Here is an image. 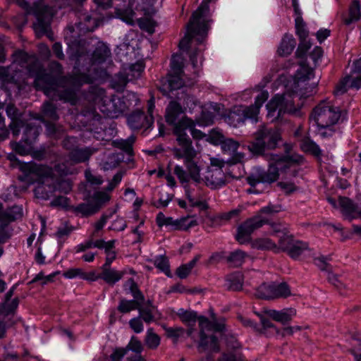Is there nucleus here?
<instances>
[{
  "label": "nucleus",
  "mask_w": 361,
  "mask_h": 361,
  "mask_svg": "<svg viewBox=\"0 0 361 361\" xmlns=\"http://www.w3.org/2000/svg\"><path fill=\"white\" fill-rule=\"evenodd\" d=\"M110 199L111 195L106 192L96 191L89 197L88 202L71 206V209L77 215L88 216L97 213Z\"/></svg>",
  "instance_id": "4468645a"
},
{
  "label": "nucleus",
  "mask_w": 361,
  "mask_h": 361,
  "mask_svg": "<svg viewBox=\"0 0 361 361\" xmlns=\"http://www.w3.org/2000/svg\"><path fill=\"white\" fill-rule=\"evenodd\" d=\"M59 274V271H55L47 276H45L43 272H39L35 276L32 281H42V283L46 284L49 282L53 281L54 278Z\"/></svg>",
  "instance_id": "0e129e2a"
},
{
  "label": "nucleus",
  "mask_w": 361,
  "mask_h": 361,
  "mask_svg": "<svg viewBox=\"0 0 361 361\" xmlns=\"http://www.w3.org/2000/svg\"><path fill=\"white\" fill-rule=\"evenodd\" d=\"M246 257H247V255L245 252L237 250L229 255L227 261L233 267H240L245 262Z\"/></svg>",
  "instance_id": "79ce46f5"
},
{
  "label": "nucleus",
  "mask_w": 361,
  "mask_h": 361,
  "mask_svg": "<svg viewBox=\"0 0 361 361\" xmlns=\"http://www.w3.org/2000/svg\"><path fill=\"white\" fill-rule=\"evenodd\" d=\"M144 69L145 66L142 62H137L130 66L126 71L125 83L140 78Z\"/></svg>",
  "instance_id": "72a5a7b5"
},
{
  "label": "nucleus",
  "mask_w": 361,
  "mask_h": 361,
  "mask_svg": "<svg viewBox=\"0 0 361 361\" xmlns=\"http://www.w3.org/2000/svg\"><path fill=\"white\" fill-rule=\"evenodd\" d=\"M202 181L212 189L220 188L225 184L224 172L221 169L208 167Z\"/></svg>",
  "instance_id": "a878e982"
},
{
  "label": "nucleus",
  "mask_w": 361,
  "mask_h": 361,
  "mask_svg": "<svg viewBox=\"0 0 361 361\" xmlns=\"http://www.w3.org/2000/svg\"><path fill=\"white\" fill-rule=\"evenodd\" d=\"M43 116L51 120H57L59 116L56 114V108L51 102H47L42 106Z\"/></svg>",
  "instance_id": "09e8293b"
},
{
  "label": "nucleus",
  "mask_w": 361,
  "mask_h": 361,
  "mask_svg": "<svg viewBox=\"0 0 361 361\" xmlns=\"http://www.w3.org/2000/svg\"><path fill=\"white\" fill-rule=\"evenodd\" d=\"M87 97L102 114L111 118L119 117L128 108L125 97L115 95L108 97L106 91L98 87H92Z\"/></svg>",
  "instance_id": "6e6552de"
},
{
  "label": "nucleus",
  "mask_w": 361,
  "mask_h": 361,
  "mask_svg": "<svg viewBox=\"0 0 361 361\" xmlns=\"http://www.w3.org/2000/svg\"><path fill=\"white\" fill-rule=\"evenodd\" d=\"M303 157L301 155L293 154L291 155H279L271 154L268 156V169L265 170L261 167H256L247 177V183L252 187L257 184H271L276 182L280 174L287 173L297 175L296 164L302 163Z\"/></svg>",
  "instance_id": "7ed1b4c3"
},
{
  "label": "nucleus",
  "mask_w": 361,
  "mask_h": 361,
  "mask_svg": "<svg viewBox=\"0 0 361 361\" xmlns=\"http://www.w3.org/2000/svg\"><path fill=\"white\" fill-rule=\"evenodd\" d=\"M265 223V220L258 216L247 219L238 226L235 236L236 240L240 244L249 242L251 234L256 229L262 227Z\"/></svg>",
  "instance_id": "6ab92c4d"
},
{
  "label": "nucleus",
  "mask_w": 361,
  "mask_h": 361,
  "mask_svg": "<svg viewBox=\"0 0 361 361\" xmlns=\"http://www.w3.org/2000/svg\"><path fill=\"white\" fill-rule=\"evenodd\" d=\"M341 118V110L331 102L322 101L312 110L310 116L312 126H316V133L322 137H331L334 133V126Z\"/></svg>",
  "instance_id": "0eeeda50"
},
{
  "label": "nucleus",
  "mask_w": 361,
  "mask_h": 361,
  "mask_svg": "<svg viewBox=\"0 0 361 361\" xmlns=\"http://www.w3.org/2000/svg\"><path fill=\"white\" fill-rule=\"evenodd\" d=\"M300 148L305 152H308L315 157H320L322 155V150L319 145L310 138H304L301 140Z\"/></svg>",
  "instance_id": "f704fd0d"
},
{
  "label": "nucleus",
  "mask_w": 361,
  "mask_h": 361,
  "mask_svg": "<svg viewBox=\"0 0 361 361\" xmlns=\"http://www.w3.org/2000/svg\"><path fill=\"white\" fill-rule=\"evenodd\" d=\"M296 45V41L290 34L284 35L278 48L280 56H284L290 54Z\"/></svg>",
  "instance_id": "2f4dec72"
},
{
  "label": "nucleus",
  "mask_w": 361,
  "mask_h": 361,
  "mask_svg": "<svg viewBox=\"0 0 361 361\" xmlns=\"http://www.w3.org/2000/svg\"><path fill=\"white\" fill-rule=\"evenodd\" d=\"M240 143L233 138L226 137L221 146V150L226 154L233 156V161L235 163L241 161L244 158L243 153L237 152Z\"/></svg>",
  "instance_id": "c756f323"
},
{
  "label": "nucleus",
  "mask_w": 361,
  "mask_h": 361,
  "mask_svg": "<svg viewBox=\"0 0 361 361\" xmlns=\"http://www.w3.org/2000/svg\"><path fill=\"white\" fill-rule=\"evenodd\" d=\"M203 48H199L190 55V59L195 68L200 66H202L203 56H202Z\"/></svg>",
  "instance_id": "13d9d810"
},
{
  "label": "nucleus",
  "mask_w": 361,
  "mask_h": 361,
  "mask_svg": "<svg viewBox=\"0 0 361 361\" xmlns=\"http://www.w3.org/2000/svg\"><path fill=\"white\" fill-rule=\"evenodd\" d=\"M219 361H243V356L240 353L224 354Z\"/></svg>",
  "instance_id": "774afa93"
},
{
  "label": "nucleus",
  "mask_w": 361,
  "mask_h": 361,
  "mask_svg": "<svg viewBox=\"0 0 361 361\" xmlns=\"http://www.w3.org/2000/svg\"><path fill=\"white\" fill-rule=\"evenodd\" d=\"M349 87L355 89L361 88V72H358L355 68V63L353 64V69L350 75L345 76L342 79L336 86L334 93L342 94L345 93Z\"/></svg>",
  "instance_id": "b1692460"
},
{
  "label": "nucleus",
  "mask_w": 361,
  "mask_h": 361,
  "mask_svg": "<svg viewBox=\"0 0 361 361\" xmlns=\"http://www.w3.org/2000/svg\"><path fill=\"white\" fill-rule=\"evenodd\" d=\"M286 177L282 176V180L277 183V185L286 193L290 194L297 190L295 183L292 180H288V177H294L288 172L285 173Z\"/></svg>",
  "instance_id": "ea45409f"
},
{
  "label": "nucleus",
  "mask_w": 361,
  "mask_h": 361,
  "mask_svg": "<svg viewBox=\"0 0 361 361\" xmlns=\"http://www.w3.org/2000/svg\"><path fill=\"white\" fill-rule=\"evenodd\" d=\"M84 270L81 268H72L63 273V276L66 279H73L75 278H80L83 279Z\"/></svg>",
  "instance_id": "052dcab7"
},
{
  "label": "nucleus",
  "mask_w": 361,
  "mask_h": 361,
  "mask_svg": "<svg viewBox=\"0 0 361 361\" xmlns=\"http://www.w3.org/2000/svg\"><path fill=\"white\" fill-rule=\"evenodd\" d=\"M156 223L159 227H169L173 230L187 231L197 225V220L193 216H184L174 219L166 216L162 212H159L156 216Z\"/></svg>",
  "instance_id": "f3484780"
},
{
  "label": "nucleus",
  "mask_w": 361,
  "mask_h": 361,
  "mask_svg": "<svg viewBox=\"0 0 361 361\" xmlns=\"http://www.w3.org/2000/svg\"><path fill=\"white\" fill-rule=\"evenodd\" d=\"M323 56V49L320 47H315L304 61L300 64L294 78L295 90L283 94L275 95L267 104V116L274 119L279 118L283 114H294L298 109L295 106V97L306 98L314 93L316 87L314 85H309L307 81L314 78V68H316Z\"/></svg>",
  "instance_id": "f03ea898"
},
{
  "label": "nucleus",
  "mask_w": 361,
  "mask_h": 361,
  "mask_svg": "<svg viewBox=\"0 0 361 361\" xmlns=\"http://www.w3.org/2000/svg\"><path fill=\"white\" fill-rule=\"evenodd\" d=\"M195 127L194 121L187 116H183L180 119V121L173 128V133L176 136V142L178 143V146L174 148H183V145H181L180 141L181 139L188 140L190 146L193 147L192 140L185 132L187 130H190L191 135L195 140H201L205 137V135L201 130L196 129Z\"/></svg>",
  "instance_id": "dca6fc26"
},
{
  "label": "nucleus",
  "mask_w": 361,
  "mask_h": 361,
  "mask_svg": "<svg viewBox=\"0 0 361 361\" xmlns=\"http://www.w3.org/2000/svg\"><path fill=\"white\" fill-rule=\"evenodd\" d=\"M243 275L239 272L229 275L226 279V286L232 290H239L243 287Z\"/></svg>",
  "instance_id": "e433bc0d"
},
{
  "label": "nucleus",
  "mask_w": 361,
  "mask_h": 361,
  "mask_svg": "<svg viewBox=\"0 0 361 361\" xmlns=\"http://www.w3.org/2000/svg\"><path fill=\"white\" fill-rule=\"evenodd\" d=\"M178 315L179 316L181 321L184 323L188 324L189 326L195 325L197 316L195 312L187 311L183 309H180Z\"/></svg>",
  "instance_id": "a18cd8bd"
},
{
  "label": "nucleus",
  "mask_w": 361,
  "mask_h": 361,
  "mask_svg": "<svg viewBox=\"0 0 361 361\" xmlns=\"http://www.w3.org/2000/svg\"><path fill=\"white\" fill-rule=\"evenodd\" d=\"M32 142L23 137V140L19 142L12 143V147L13 149L20 155H26L32 151Z\"/></svg>",
  "instance_id": "37998d69"
},
{
  "label": "nucleus",
  "mask_w": 361,
  "mask_h": 361,
  "mask_svg": "<svg viewBox=\"0 0 361 361\" xmlns=\"http://www.w3.org/2000/svg\"><path fill=\"white\" fill-rule=\"evenodd\" d=\"M85 27H80L81 29H84L88 32L94 31L97 27L99 26L103 19L100 18L94 17L92 16H87L85 18Z\"/></svg>",
  "instance_id": "8fccbe9b"
},
{
  "label": "nucleus",
  "mask_w": 361,
  "mask_h": 361,
  "mask_svg": "<svg viewBox=\"0 0 361 361\" xmlns=\"http://www.w3.org/2000/svg\"><path fill=\"white\" fill-rule=\"evenodd\" d=\"M255 139L248 147L254 154H262L265 148L274 149L281 139V135L276 128L260 126L255 133Z\"/></svg>",
  "instance_id": "9d476101"
},
{
  "label": "nucleus",
  "mask_w": 361,
  "mask_h": 361,
  "mask_svg": "<svg viewBox=\"0 0 361 361\" xmlns=\"http://www.w3.org/2000/svg\"><path fill=\"white\" fill-rule=\"evenodd\" d=\"M268 97V92L262 91L255 98L254 104L250 106L243 105L233 106L225 116V121L229 126L235 128L243 125L246 119L257 122L259 109Z\"/></svg>",
  "instance_id": "1a4fd4ad"
},
{
  "label": "nucleus",
  "mask_w": 361,
  "mask_h": 361,
  "mask_svg": "<svg viewBox=\"0 0 361 361\" xmlns=\"http://www.w3.org/2000/svg\"><path fill=\"white\" fill-rule=\"evenodd\" d=\"M199 326L200 329V341L199 348L203 350H209L212 351H218L219 343L217 338L213 335H207L206 332L221 331L223 325L216 322H212L205 317H200Z\"/></svg>",
  "instance_id": "f8f14e48"
},
{
  "label": "nucleus",
  "mask_w": 361,
  "mask_h": 361,
  "mask_svg": "<svg viewBox=\"0 0 361 361\" xmlns=\"http://www.w3.org/2000/svg\"><path fill=\"white\" fill-rule=\"evenodd\" d=\"M154 122L153 118H148L143 111H137L128 117V124L133 130L147 129Z\"/></svg>",
  "instance_id": "393cba45"
},
{
  "label": "nucleus",
  "mask_w": 361,
  "mask_h": 361,
  "mask_svg": "<svg viewBox=\"0 0 361 361\" xmlns=\"http://www.w3.org/2000/svg\"><path fill=\"white\" fill-rule=\"evenodd\" d=\"M226 139V137L218 130H214L209 135V141L211 143L215 145H222L223 142Z\"/></svg>",
  "instance_id": "69168bd1"
},
{
  "label": "nucleus",
  "mask_w": 361,
  "mask_h": 361,
  "mask_svg": "<svg viewBox=\"0 0 361 361\" xmlns=\"http://www.w3.org/2000/svg\"><path fill=\"white\" fill-rule=\"evenodd\" d=\"M32 59L30 56L22 51L16 52L13 54V61L10 66H0V81L3 82H11L14 80V74L13 72H21L23 69H26L30 74L32 71V68L29 66V61Z\"/></svg>",
  "instance_id": "ddd939ff"
},
{
  "label": "nucleus",
  "mask_w": 361,
  "mask_h": 361,
  "mask_svg": "<svg viewBox=\"0 0 361 361\" xmlns=\"http://www.w3.org/2000/svg\"><path fill=\"white\" fill-rule=\"evenodd\" d=\"M183 112L184 110L179 103L175 101L170 102L166 109V121L169 125H173L174 128L176 125L180 121V120L178 121L179 116Z\"/></svg>",
  "instance_id": "7c9ffc66"
},
{
  "label": "nucleus",
  "mask_w": 361,
  "mask_h": 361,
  "mask_svg": "<svg viewBox=\"0 0 361 361\" xmlns=\"http://www.w3.org/2000/svg\"><path fill=\"white\" fill-rule=\"evenodd\" d=\"M20 169L23 173L20 177L22 181L28 184H39L35 189V194L37 198L47 200L51 197L53 191L68 194L72 190L71 182L68 179H62L54 184L52 191H45L43 185L45 179L53 174L52 169L49 166L27 162L21 164Z\"/></svg>",
  "instance_id": "20e7f679"
},
{
  "label": "nucleus",
  "mask_w": 361,
  "mask_h": 361,
  "mask_svg": "<svg viewBox=\"0 0 361 361\" xmlns=\"http://www.w3.org/2000/svg\"><path fill=\"white\" fill-rule=\"evenodd\" d=\"M145 3L149 5L148 7H144L142 8L145 16L146 17L141 18L137 20V23L141 30L146 31L149 35H152L155 31V27L157 23L150 18L152 15H154L157 12L155 7L156 4L161 5L163 0H144Z\"/></svg>",
  "instance_id": "aec40b11"
},
{
  "label": "nucleus",
  "mask_w": 361,
  "mask_h": 361,
  "mask_svg": "<svg viewBox=\"0 0 361 361\" xmlns=\"http://www.w3.org/2000/svg\"><path fill=\"white\" fill-rule=\"evenodd\" d=\"M201 255H197L188 263L180 266L176 269V274L180 279H185L191 272L192 269L195 267L197 262L200 260Z\"/></svg>",
  "instance_id": "c9c22d12"
},
{
  "label": "nucleus",
  "mask_w": 361,
  "mask_h": 361,
  "mask_svg": "<svg viewBox=\"0 0 361 361\" xmlns=\"http://www.w3.org/2000/svg\"><path fill=\"white\" fill-rule=\"evenodd\" d=\"M51 205L68 208L69 207V199L64 196H58L51 202Z\"/></svg>",
  "instance_id": "338daca9"
},
{
  "label": "nucleus",
  "mask_w": 361,
  "mask_h": 361,
  "mask_svg": "<svg viewBox=\"0 0 361 361\" xmlns=\"http://www.w3.org/2000/svg\"><path fill=\"white\" fill-rule=\"evenodd\" d=\"M138 303L135 300H121L118 310L122 313H127L137 308Z\"/></svg>",
  "instance_id": "603ef678"
},
{
  "label": "nucleus",
  "mask_w": 361,
  "mask_h": 361,
  "mask_svg": "<svg viewBox=\"0 0 361 361\" xmlns=\"http://www.w3.org/2000/svg\"><path fill=\"white\" fill-rule=\"evenodd\" d=\"M135 140V137L134 135H130L126 140H114L113 145L114 147L123 149L128 154H131L133 151V145Z\"/></svg>",
  "instance_id": "a19ab883"
},
{
  "label": "nucleus",
  "mask_w": 361,
  "mask_h": 361,
  "mask_svg": "<svg viewBox=\"0 0 361 361\" xmlns=\"http://www.w3.org/2000/svg\"><path fill=\"white\" fill-rule=\"evenodd\" d=\"M252 246L259 250H269L274 252H278L280 249V247H278L274 241L266 238L256 239L253 242Z\"/></svg>",
  "instance_id": "4c0bfd02"
},
{
  "label": "nucleus",
  "mask_w": 361,
  "mask_h": 361,
  "mask_svg": "<svg viewBox=\"0 0 361 361\" xmlns=\"http://www.w3.org/2000/svg\"><path fill=\"white\" fill-rule=\"evenodd\" d=\"M348 17L344 19L346 25H350L353 22L357 21L361 18V6L358 0H352L349 8Z\"/></svg>",
  "instance_id": "473e14b6"
},
{
  "label": "nucleus",
  "mask_w": 361,
  "mask_h": 361,
  "mask_svg": "<svg viewBox=\"0 0 361 361\" xmlns=\"http://www.w3.org/2000/svg\"><path fill=\"white\" fill-rule=\"evenodd\" d=\"M41 130L42 129L39 126H37L33 123L30 122L27 123L26 126V128L24 131L23 137H25V140L33 143L39 135Z\"/></svg>",
  "instance_id": "58836bf2"
},
{
  "label": "nucleus",
  "mask_w": 361,
  "mask_h": 361,
  "mask_svg": "<svg viewBox=\"0 0 361 361\" xmlns=\"http://www.w3.org/2000/svg\"><path fill=\"white\" fill-rule=\"evenodd\" d=\"M85 176L87 182L94 186H99L104 182L101 176L93 174L90 170L85 171Z\"/></svg>",
  "instance_id": "4d7b16f0"
},
{
  "label": "nucleus",
  "mask_w": 361,
  "mask_h": 361,
  "mask_svg": "<svg viewBox=\"0 0 361 361\" xmlns=\"http://www.w3.org/2000/svg\"><path fill=\"white\" fill-rule=\"evenodd\" d=\"M54 13L55 10L47 6L37 8L34 11L37 20L34 23L33 27L38 37L47 34L49 30L50 21Z\"/></svg>",
  "instance_id": "a211bd4d"
},
{
  "label": "nucleus",
  "mask_w": 361,
  "mask_h": 361,
  "mask_svg": "<svg viewBox=\"0 0 361 361\" xmlns=\"http://www.w3.org/2000/svg\"><path fill=\"white\" fill-rule=\"evenodd\" d=\"M183 148H173V154L177 159H183L186 167V171L180 166H176L174 173L177 176L180 182L188 183L190 180L196 183H202V178L200 176L201 166L195 160L197 152L191 147L188 140H180Z\"/></svg>",
  "instance_id": "423d86ee"
},
{
  "label": "nucleus",
  "mask_w": 361,
  "mask_h": 361,
  "mask_svg": "<svg viewBox=\"0 0 361 361\" xmlns=\"http://www.w3.org/2000/svg\"><path fill=\"white\" fill-rule=\"evenodd\" d=\"M295 26L296 35L300 39L296 55L300 58H304L312 47V43L308 40L309 30L302 18H295Z\"/></svg>",
  "instance_id": "412c9836"
},
{
  "label": "nucleus",
  "mask_w": 361,
  "mask_h": 361,
  "mask_svg": "<svg viewBox=\"0 0 361 361\" xmlns=\"http://www.w3.org/2000/svg\"><path fill=\"white\" fill-rule=\"evenodd\" d=\"M279 245L281 249L287 251L288 254L293 259H297L308 250L307 243L295 241L286 235L280 238Z\"/></svg>",
  "instance_id": "4be33fe9"
},
{
  "label": "nucleus",
  "mask_w": 361,
  "mask_h": 361,
  "mask_svg": "<svg viewBox=\"0 0 361 361\" xmlns=\"http://www.w3.org/2000/svg\"><path fill=\"white\" fill-rule=\"evenodd\" d=\"M265 314L276 322L283 324L290 322L296 315V310L292 307L284 308L281 310H267Z\"/></svg>",
  "instance_id": "bb28decb"
},
{
  "label": "nucleus",
  "mask_w": 361,
  "mask_h": 361,
  "mask_svg": "<svg viewBox=\"0 0 361 361\" xmlns=\"http://www.w3.org/2000/svg\"><path fill=\"white\" fill-rule=\"evenodd\" d=\"M256 295L262 299L286 298L291 295L289 286L285 283H263L256 290Z\"/></svg>",
  "instance_id": "2eb2a0df"
},
{
  "label": "nucleus",
  "mask_w": 361,
  "mask_h": 361,
  "mask_svg": "<svg viewBox=\"0 0 361 361\" xmlns=\"http://www.w3.org/2000/svg\"><path fill=\"white\" fill-rule=\"evenodd\" d=\"M126 286L129 287L130 291L134 298L137 300L143 299V296L141 292L138 290L137 286L133 279H129L126 282Z\"/></svg>",
  "instance_id": "680f3d73"
},
{
  "label": "nucleus",
  "mask_w": 361,
  "mask_h": 361,
  "mask_svg": "<svg viewBox=\"0 0 361 361\" xmlns=\"http://www.w3.org/2000/svg\"><path fill=\"white\" fill-rule=\"evenodd\" d=\"M154 266L167 276H171L169 259L163 255L157 257L154 259Z\"/></svg>",
  "instance_id": "49530a36"
},
{
  "label": "nucleus",
  "mask_w": 361,
  "mask_h": 361,
  "mask_svg": "<svg viewBox=\"0 0 361 361\" xmlns=\"http://www.w3.org/2000/svg\"><path fill=\"white\" fill-rule=\"evenodd\" d=\"M18 305V298H14L11 302H4L0 308V313L4 315H8L12 313Z\"/></svg>",
  "instance_id": "5fc2aeb1"
},
{
  "label": "nucleus",
  "mask_w": 361,
  "mask_h": 361,
  "mask_svg": "<svg viewBox=\"0 0 361 361\" xmlns=\"http://www.w3.org/2000/svg\"><path fill=\"white\" fill-rule=\"evenodd\" d=\"M115 240L105 241L103 239L93 240L92 238H90L75 246L73 252L75 253H80V252H85L92 247H97L98 249L104 250L106 255L109 252L115 251Z\"/></svg>",
  "instance_id": "5701e85b"
},
{
  "label": "nucleus",
  "mask_w": 361,
  "mask_h": 361,
  "mask_svg": "<svg viewBox=\"0 0 361 361\" xmlns=\"http://www.w3.org/2000/svg\"><path fill=\"white\" fill-rule=\"evenodd\" d=\"M210 0H204L192 16L187 25L185 37L179 42L181 50L187 49L188 47L201 44L207 35L209 29L210 11L209 4Z\"/></svg>",
  "instance_id": "39448f33"
},
{
  "label": "nucleus",
  "mask_w": 361,
  "mask_h": 361,
  "mask_svg": "<svg viewBox=\"0 0 361 361\" xmlns=\"http://www.w3.org/2000/svg\"><path fill=\"white\" fill-rule=\"evenodd\" d=\"M115 212L116 210H114L110 212L109 214H103L101 216L100 219L94 224V232L93 235L104 228L107 221L112 217Z\"/></svg>",
  "instance_id": "bf43d9fd"
},
{
  "label": "nucleus",
  "mask_w": 361,
  "mask_h": 361,
  "mask_svg": "<svg viewBox=\"0 0 361 361\" xmlns=\"http://www.w3.org/2000/svg\"><path fill=\"white\" fill-rule=\"evenodd\" d=\"M160 337L153 331L152 328L147 329L145 342L147 348L157 349L160 344Z\"/></svg>",
  "instance_id": "c03bdc74"
},
{
  "label": "nucleus",
  "mask_w": 361,
  "mask_h": 361,
  "mask_svg": "<svg viewBox=\"0 0 361 361\" xmlns=\"http://www.w3.org/2000/svg\"><path fill=\"white\" fill-rule=\"evenodd\" d=\"M18 305V298H14L11 302H4L0 308V313L4 315H8L12 313Z\"/></svg>",
  "instance_id": "6e6d98bb"
},
{
  "label": "nucleus",
  "mask_w": 361,
  "mask_h": 361,
  "mask_svg": "<svg viewBox=\"0 0 361 361\" xmlns=\"http://www.w3.org/2000/svg\"><path fill=\"white\" fill-rule=\"evenodd\" d=\"M111 56L109 48L103 42H99L93 51L91 58H88L87 53L76 50L75 53H71L70 59L75 61L77 66H80L82 61L88 60V74L82 73L75 75L66 78V82L71 85L70 88H65L59 83V78L63 72L61 65L53 61L49 64V73H44L39 62L34 56H30L32 60L29 61V66L32 71L30 73L31 76H35V86L37 90L43 92L53 100H62L75 105L78 102V92L82 84L92 83L101 74L96 71L97 66L105 62Z\"/></svg>",
  "instance_id": "f257e3e1"
},
{
  "label": "nucleus",
  "mask_w": 361,
  "mask_h": 361,
  "mask_svg": "<svg viewBox=\"0 0 361 361\" xmlns=\"http://www.w3.org/2000/svg\"><path fill=\"white\" fill-rule=\"evenodd\" d=\"M166 335L168 338L173 340L174 342H177L178 338L182 336L185 332L184 329L181 327H164Z\"/></svg>",
  "instance_id": "3c124183"
},
{
  "label": "nucleus",
  "mask_w": 361,
  "mask_h": 361,
  "mask_svg": "<svg viewBox=\"0 0 361 361\" xmlns=\"http://www.w3.org/2000/svg\"><path fill=\"white\" fill-rule=\"evenodd\" d=\"M97 152L94 147H86L84 148L75 147L70 152L69 159L74 164L82 163L89 161L91 156Z\"/></svg>",
  "instance_id": "c85d7f7f"
},
{
  "label": "nucleus",
  "mask_w": 361,
  "mask_h": 361,
  "mask_svg": "<svg viewBox=\"0 0 361 361\" xmlns=\"http://www.w3.org/2000/svg\"><path fill=\"white\" fill-rule=\"evenodd\" d=\"M126 349V353L130 350L133 353H141L143 350L142 343L135 336H132L130 341L124 348Z\"/></svg>",
  "instance_id": "864d4df0"
},
{
  "label": "nucleus",
  "mask_w": 361,
  "mask_h": 361,
  "mask_svg": "<svg viewBox=\"0 0 361 361\" xmlns=\"http://www.w3.org/2000/svg\"><path fill=\"white\" fill-rule=\"evenodd\" d=\"M100 269L102 270L101 279H102L109 286H114L126 274L125 271L117 270L114 268H112L111 266H102Z\"/></svg>",
  "instance_id": "cd10ccee"
},
{
  "label": "nucleus",
  "mask_w": 361,
  "mask_h": 361,
  "mask_svg": "<svg viewBox=\"0 0 361 361\" xmlns=\"http://www.w3.org/2000/svg\"><path fill=\"white\" fill-rule=\"evenodd\" d=\"M185 193L186 197L192 207H199L202 210H205L208 208V205L204 200H202L199 197L193 195L188 189H186Z\"/></svg>",
  "instance_id": "de8ad7c7"
},
{
  "label": "nucleus",
  "mask_w": 361,
  "mask_h": 361,
  "mask_svg": "<svg viewBox=\"0 0 361 361\" xmlns=\"http://www.w3.org/2000/svg\"><path fill=\"white\" fill-rule=\"evenodd\" d=\"M183 58L180 54H174L171 61V72L167 77L161 80L160 90L166 96H170V93L178 90L184 85L183 79Z\"/></svg>",
  "instance_id": "9b49d317"
},
{
  "label": "nucleus",
  "mask_w": 361,
  "mask_h": 361,
  "mask_svg": "<svg viewBox=\"0 0 361 361\" xmlns=\"http://www.w3.org/2000/svg\"><path fill=\"white\" fill-rule=\"evenodd\" d=\"M123 178V174L121 172L116 173L113 178L109 181L107 187L105 189V191L108 195L111 192L121 181Z\"/></svg>",
  "instance_id": "e2e57ef3"
}]
</instances>
